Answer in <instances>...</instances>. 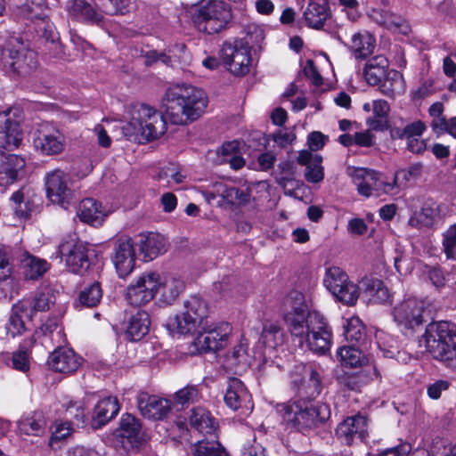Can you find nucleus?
I'll return each instance as SVG.
<instances>
[{
  "mask_svg": "<svg viewBox=\"0 0 456 456\" xmlns=\"http://www.w3.org/2000/svg\"><path fill=\"white\" fill-rule=\"evenodd\" d=\"M208 96L203 90L190 85L169 88L163 99L167 117L175 125L197 120L206 110Z\"/></svg>",
  "mask_w": 456,
  "mask_h": 456,
  "instance_id": "obj_1",
  "label": "nucleus"
},
{
  "mask_svg": "<svg viewBox=\"0 0 456 456\" xmlns=\"http://www.w3.org/2000/svg\"><path fill=\"white\" fill-rule=\"evenodd\" d=\"M276 411L289 427L301 433L319 428L330 416L328 404L305 398L278 403Z\"/></svg>",
  "mask_w": 456,
  "mask_h": 456,
  "instance_id": "obj_2",
  "label": "nucleus"
},
{
  "mask_svg": "<svg viewBox=\"0 0 456 456\" xmlns=\"http://www.w3.org/2000/svg\"><path fill=\"white\" fill-rule=\"evenodd\" d=\"M129 121L123 126L128 139L141 135L147 141L159 138L166 133L167 122L163 115L145 104H134L129 109Z\"/></svg>",
  "mask_w": 456,
  "mask_h": 456,
  "instance_id": "obj_3",
  "label": "nucleus"
},
{
  "mask_svg": "<svg viewBox=\"0 0 456 456\" xmlns=\"http://www.w3.org/2000/svg\"><path fill=\"white\" fill-rule=\"evenodd\" d=\"M422 339L427 350L447 368L456 370V332L446 322L429 323Z\"/></svg>",
  "mask_w": 456,
  "mask_h": 456,
  "instance_id": "obj_4",
  "label": "nucleus"
},
{
  "mask_svg": "<svg viewBox=\"0 0 456 456\" xmlns=\"http://www.w3.org/2000/svg\"><path fill=\"white\" fill-rule=\"evenodd\" d=\"M302 334H291L305 342L314 353L324 354L331 346L332 333L326 319L318 312L314 311L302 324Z\"/></svg>",
  "mask_w": 456,
  "mask_h": 456,
  "instance_id": "obj_5",
  "label": "nucleus"
},
{
  "mask_svg": "<svg viewBox=\"0 0 456 456\" xmlns=\"http://www.w3.org/2000/svg\"><path fill=\"white\" fill-rule=\"evenodd\" d=\"M232 19L231 9L223 1L210 0L198 8L192 15L197 28L208 35L219 33Z\"/></svg>",
  "mask_w": 456,
  "mask_h": 456,
  "instance_id": "obj_6",
  "label": "nucleus"
},
{
  "mask_svg": "<svg viewBox=\"0 0 456 456\" xmlns=\"http://www.w3.org/2000/svg\"><path fill=\"white\" fill-rule=\"evenodd\" d=\"M208 314L207 302L198 296H191L183 303V310L169 318L168 327L178 333L188 334L201 328Z\"/></svg>",
  "mask_w": 456,
  "mask_h": 456,
  "instance_id": "obj_7",
  "label": "nucleus"
},
{
  "mask_svg": "<svg viewBox=\"0 0 456 456\" xmlns=\"http://www.w3.org/2000/svg\"><path fill=\"white\" fill-rule=\"evenodd\" d=\"M4 68L18 75L29 74L36 68L35 53L28 50L20 37H11L3 51Z\"/></svg>",
  "mask_w": 456,
  "mask_h": 456,
  "instance_id": "obj_8",
  "label": "nucleus"
},
{
  "mask_svg": "<svg viewBox=\"0 0 456 456\" xmlns=\"http://www.w3.org/2000/svg\"><path fill=\"white\" fill-rule=\"evenodd\" d=\"M348 175L357 186L359 194L370 197L381 194H395V183L385 180L383 175L364 167H349Z\"/></svg>",
  "mask_w": 456,
  "mask_h": 456,
  "instance_id": "obj_9",
  "label": "nucleus"
},
{
  "mask_svg": "<svg viewBox=\"0 0 456 456\" xmlns=\"http://www.w3.org/2000/svg\"><path fill=\"white\" fill-rule=\"evenodd\" d=\"M66 146L63 133L50 123H41L33 132V147L42 156H56L61 154Z\"/></svg>",
  "mask_w": 456,
  "mask_h": 456,
  "instance_id": "obj_10",
  "label": "nucleus"
},
{
  "mask_svg": "<svg viewBox=\"0 0 456 456\" xmlns=\"http://www.w3.org/2000/svg\"><path fill=\"white\" fill-rule=\"evenodd\" d=\"M283 319L291 334H302V324L306 322L309 311L305 295L297 290H291L282 302Z\"/></svg>",
  "mask_w": 456,
  "mask_h": 456,
  "instance_id": "obj_11",
  "label": "nucleus"
},
{
  "mask_svg": "<svg viewBox=\"0 0 456 456\" xmlns=\"http://www.w3.org/2000/svg\"><path fill=\"white\" fill-rule=\"evenodd\" d=\"M159 274L146 272L126 288V299L130 305L140 307L150 303L158 292Z\"/></svg>",
  "mask_w": 456,
  "mask_h": 456,
  "instance_id": "obj_12",
  "label": "nucleus"
},
{
  "mask_svg": "<svg viewBox=\"0 0 456 456\" xmlns=\"http://www.w3.org/2000/svg\"><path fill=\"white\" fill-rule=\"evenodd\" d=\"M194 340V345L200 352H212L222 349L227 345L232 333V326L228 322L211 323L206 321Z\"/></svg>",
  "mask_w": 456,
  "mask_h": 456,
  "instance_id": "obj_13",
  "label": "nucleus"
},
{
  "mask_svg": "<svg viewBox=\"0 0 456 456\" xmlns=\"http://www.w3.org/2000/svg\"><path fill=\"white\" fill-rule=\"evenodd\" d=\"M221 56L232 74L241 76L249 71L251 55L246 41L233 39L232 42H224Z\"/></svg>",
  "mask_w": 456,
  "mask_h": 456,
  "instance_id": "obj_14",
  "label": "nucleus"
},
{
  "mask_svg": "<svg viewBox=\"0 0 456 456\" xmlns=\"http://www.w3.org/2000/svg\"><path fill=\"white\" fill-rule=\"evenodd\" d=\"M423 302L411 297L395 306L393 316L401 330L408 335L423 323Z\"/></svg>",
  "mask_w": 456,
  "mask_h": 456,
  "instance_id": "obj_15",
  "label": "nucleus"
},
{
  "mask_svg": "<svg viewBox=\"0 0 456 456\" xmlns=\"http://www.w3.org/2000/svg\"><path fill=\"white\" fill-rule=\"evenodd\" d=\"M46 196L53 204L66 208L74 199L69 186V176L61 169L48 172L45 177Z\"/></svg>",
  "mask_w": 456,
  "mask_h": 456,
  "instance_id": "obj_16",
  "label": "nucleus"
},
{
  "mask_svg": "<svg viewBox=\"0 0 456 456\" xmlns=\"http://www.w3.org/2000/svg\"><path fill=\"white\" fill-rule=\"evenodd\" d=\"M59 252L65 257L66 265L70 272L82 275L88 270V248L83 241L75 239L63 240L59 246Z\"/></svg>",
  "mask_w": 456,
  "mask_h": 456,
  "instance_id": "obj_17",
  "label": "nucleus"
},
{
  "mask_svg": "<svg viewBox=\"0 0 456 456\" xmlns=\"http://www.w3.org/2000/svg\"><path fill=\"white\" fill-rule=\"evenodd\" d=\"M18 112L17 109L0 112V149L13 151L22 141Z\"/></svg>",
  "mask_w": 456,
  "mask_h": 456,
  "instance_id": "obj_18",
  "label": "nucleus"
},
{
  "mask_svg": "<svg viewBox=\"0 0 456 456\" xmlns=\"http://www.w3.org/2000/svg\"><path fill=\"white\" fill-rule=\"evenodd\" d=\"M141 425L139 420L131 414L122 416L119 427L114 431V445L128 452L137 449L140 445L139 433Z\"/></svg>",
  "mask_w": 456,
  "mask_h": 456,
  "instance_id": "obj_19",
  "label": "nucleus"
},
{
  "mask_svg": "<svg viewBox=\"0 0 456 456\" xmlns=\"http://www.w3.org/2000/svg\"><path fill=\"white\" fill-rule=\"evenodd\" d=\"M368 426L365 416L361 414L350 416L338 425L336 436L346 445L363 442L368 436Z\"/></svg>",
  "mask_w": 456,
  "mask_h": 456,
  "instance_id": "obj_20",
  "label": "nucleus"
},
{
  "mask_svg": "<svg viewBox=\"0 0 456 456\" xmlns=\"http://www.w3.org/2000/svg\"><path fill=\"white\" fill-rule=\"evenodd\" d=\"M112 262L120 278H126L134 270L135 251L131 238L120 236L113 241Z\"/></svg>",
  "mask_w": 456,
  "mask_h": 456,
  "instance_id": "obj_21",
  "label": "nucleus"
},
{
  "mask_svg": "<svg viewBox=\"0 0 456 456\" xmlns=\"http://www.w3.org/2000/svg\"><path fill=\"white\" fill-rule=\"evenodd\" d=\"M137 408L146 419L163 420L171 412V401L146 392H140L136 396Z\"/></svg>",
  "mask_w": 456,
  "mask_h": 456,
  "instance_id": "obj_22",
  "label": "nucleus"
},
{
  "mask_svg": "<svg viewBox=\"0 0 456 456\" xmlns=\"http://www.w3.org/2000/svg\"><path fill=\"white\" fill-rule=\"evenodd\" d=\"M225 404L233 411L253 408L251 395L242 381L237 378H229L224 396Z\"/></svg>",
  "mask_w": 456,
  "mask_h": 456,
  "instance_id": "obj_23",
  "label": "nucleus"
},
{
  "mask_svg": "<svg viewBox=\"0 0 456 456\" xmlns=\"http://www.w3.org/2000/svg\"><path fill=\"white\" fill-rule=\"evenodd\" d=\"M82 358L66 347H58L48 357V365L54 371L69 374L81 365Z\"/></svg>",
  "mask_w": 456,
  "mask_h": 456,
  "instance_id": "obj_24",
  "label": "nucleus"
},
{
  "mask_svg": "<svg viewBox=\"0 0 456 456\" xmlns=\"http://www.w3.org/2000/svg\"><path fill=\"white\" fill-rule=\"evenodd\" d=\"M32 319L31 304L28 300H20L12 308V313L5 329L12 337L21 335L26 330V322Z\"/></svg>",
  "mask_w": 456,
  "mask_h": 456,
  "instance_id": "obj_25",
  "label": "nucleus"
},
{
  "mask_svg": "<svg viewBox=\"0 0 456 456\" xmlns=\"http://www.w3.org/2000/svg\"><path fill=\"white\" fill-rule=\"evenodd\" d=\"M209 199L221 197L225 202L231 205L241 206L247 204L250 199L248 189L228 186L223 182H216L212 185V191L208 192Z\"/></svg>",
  "mask_w": 456,
  "mask_h": 456,
  "instance_id": "obj_26",
  "label": "nucleus"
},
{
  "mask_svg": "<svg viewBox=\"0 0 456 456\" xmlns=\"http://www.w3.org/2000/svg\"><path fill=\"white\" fill-rule=\"evenodd\" d=\"M119 411L118 401L116 397L109 396L100 400L94 406L91 425L94 429H99L111 420Z\"/></svg>",
  "mask_w": 456,
  "mask_h": 456,
  "instance_id": "obj_27",
  "label": "nucleus"
},
{
  "mask_svg": "<svg viewBox=\"0 0 456 456\" xmlns=\"http://www.w3.org/2000/svg\"><path fill=\"white\" fill-rule=\"evenodd\" d=\"M68 12L72 19L81 22L99 24L103 19L101 12L86 0L70 1L68 5Z\"/></svg>",
  "mask_w": 456,
  "mask_h": 456,
  "instance_id": "obj_28",
  "label": "nucleus"
},
{
  "mask_svg": "<svg viewBox=\"0 0 456 456\" xmlns=\"http://www.w3.org/2000/svg\"><path fill=\"white\" fill-rule=\"evenodd\" d=\"M307 379H304L299 382L294 379V383L297 386V395L299 398L312 400L318 396L322 389V377L319 371L312 367L305 370Z\"/></svg>",
  "mask_w": 456,
  "mask_h": 456,
  "instance_id": "obj_29",
  "label": "nucleus"
},
{
  "mask_svg": "<svg viewBox=\"0 0 456 456\" xmlns=\"http://www.w3.org/2000/svg\"><path fill=\"white\" fill-rule=\"evenodd\" d=\"M25 167V160L15 154L4 155L0 161V185L13 183Z\"/></svg>",
  "mask_w": 456,
  "mask_h": 456,
  "instance_id": "obj_30",
  "label": "nucleus"
},
{
  "mask_svg": "<svg viewBox=\"0 0 456 456\" xmlns=\"http://www.w3.org/2000/svg\"><path fill=\"white\" fill-rule=\"evenodd\" d=\"M370 20L388 30L407 34L409 26L404 19L383 9H373L369 14Z\"/></svg>",
  "mask_w": 456,
  "mask_h": 456,
  "instance_id": "obj_31",
  "label": "nucleus"
},
{
  "mask_svg": "<svg viewBox=\"0 0 456 456\" xmlns=\"http://www.w3.org/2000/svg\"><path fill=\"white\" fill-rule=\"evenodd\" d=\"M106 216L102 204L94 199L86 198L79 204L77 216L84 223L97 226L102 224Z\"/></svg>",
  "mask_w": 456,
  "mask_h": 456,
  "instance_id": "obj_32",
  "label": "nucleus"
},
{
  "mask_svg": "<svg viewBox=\"0 0 456 456\" xmlns=\"http://www.w3.org/2000/svg\"><path fill=\"white\" fill-rule=\"evenodd\" d=\"M362 294L372 304H383L390 299V293L384 282L378 279L364 278L361 281Z\"/></svg>",
  "mask_w": 456,
  "mask_h": 456,
  "instance_id": "obj_33",
  "label": "nucleus"
},
{
  "mask_svg": "<svg viewBox=\"0 0 456 456\" xmlns=\"http://www.w3.org/2000/svg\"><path fill=\"white\" fill-rule=\"evenodd\" d=\"M388 61L383 55H377L370 59L363 70L364 77L370 86L379 85L388 74Z\"/></svg>",
  "mask_w": 456,
  "mask_h": 456,
  "instance_id": "obj_34",
  "label": "nucleus"
},
{
  "mask_svg": "<svg viewBox=\"0 0 456 456\" xmlns=\"http://www.w3.org/2000/svg\"><path fill=\"white\" fill-rule=\"evenodd\" d=\"M184 289V282L175 277H167L163 281L159 277L158 291L160 294L159 300L167 305H172Z\"/></svg>",
  "mask_w": 456,
  "mask_h": 456,
  "instance_id": "obj_35",
  "label": "nucleus"
},
{
  "mask_svg": "<svg viewBox=\"0 0 456 456\" xmlns=\"http://www.w3.org/2000/svg\"><path fill=\"white\" fill-rule=\"evenodd\" d=\"M303 16L308 27L320 29L330 17V12L327 4L310 0Z\"/></svg>",
  "mask_w": 456,
  "mask_h": 456,
  "instance_id": "obj_36",
  "label": "nucleus"
},
{
  "mask_svg": "<svg viewBox=\"0 0 456 456\" xmlns=\"http://www.w3.org/2000/svg\"><path fill=\"white\" fill-rule=\"evenodd\" d=\"M167 241L163 235L151 232L141 240L140 250L144 257L152 260L167 251Z\"/></svg>",
  "mask_w": 456,
  "mask_h": 456,
  "instance_id": "obj_37",
  "label": "nucleus"
},
{
  "mask_svg": "<svg viewBox=\"0 0 456 456\" xmlns=\"http://www.w3.org/2000/svg\"><path fill=\"white\" fill-rule=\"evenodd\" d=\"M189 421L191 428L202 434H211L217 427L214 417L203 407L193 408Z\"/></svg>",
  "mask_w": 456,
  "mask_h": 456,
  "instance_id": "obj_38",
  "label": "nucleus"
},
{
  "mask_svg": "<svg viewBox=\"0 0 456 456\" xmlns=\"http://www.w3.org/2000/svg\"><path fill=\"white\" fill-rule=\"evenodd\" d=\"M150 316L145 311L132 315L126 328V336L133 341L141 340L150 330Z\"/></svg>",
  "mask_w": 456,
  "mask_h": 456,
  "instance_id": "obj_39",
  "label": "nucleus"
},
{
  "mask_svg": "<svg viewBox=\"0 0 456 456\" xmlns=\"http://www.w3.org/2000/svg\"><path fill=\"white\" fill-rule=\"evenodd\" d=\"M339 302L346 305H354L360 296V288L351 281L327 289Z\"/></svg>",
  "mask_w": 456,
  "mask_h": 456,
  "instance_id": "obj_40",
  "label": "nucleus"
},
{
  "mask_svg": "<svg viewBox=\"0 0 456 456\" xmlns=\"http://www.w3.org/2000/svg\"><path fill=\"white\" fill-rule=\"evenodd\" d=\"M45 420L41 412H33L22 417L18 421V428L21 434L41 436L45 433Z\"/></svg>",
  "mask_w": 456,
  "mask_h": 456,
  "instance_id": "obj_41",
  "label": "nucleus"
},
{
  "mask_svg": "<svg viewBox=\"0 0 456 456\" xmlns=\"http://www.w3.org/2000/svg\"><path fill=\"white\" fill-rule=\"evenodd\" d=\"M375 47L374 37L367 33H355L352 36L351 50L355 58L365 59L370 55Z\"/></svg>",
  "mask_w": 456,
  "mask_h": 456,
  "instance_id": "obj_42",
  "label": "nucleus"
},
{
  "mask_svg": "<svg viewBox=\"0 0 456 456\" xmlns=\"http://www.w3.org/2000/svg\"><path fill=\"white\" fill-rule=\"evenodd\" d=\"M380 92L389 97L395 98L397 94L404 92V81L400 72L390 70L381 83H379Z\"/></svg>",
  "mask_w": 456,
  "mask_h": 456,
  "instance_id": "obj_43",
  "label": "nucleus"
},
{
  "mask_svg": "<svg viewBox=\"0 0 456 456\" xmlns=\"http://www.w3.org/2000/svg\"><path fill=\"white\" fill-rule=\"evenodd\" d=\"M225 364L235 371L245 370L248 366L247 344L240 341L225 356Z\"/></svg>",
  "mask_w": 456,
  "mask_h": 456,
  "instance_id": "obj_44",
  "label": "nucleus"
},
{
  "mask_svg": "<svg viewBox=\"0 0 456 456\" xmlns=\"http://www.w3.org/2000/svg\"><path fill=\"white\" fill-rule=\"evenodd\" d=\"M377 346L382 355L386 358H395L400 354L399 344L396 338L386 332L379 330L375 334Z\"/></svg>",
  "mask_w": 456,
  "mask_h": 456,
  "instance_id": "obj_45",
  "label": "nucleus"
},
{
  "mask_svg": "<svg viewBox=\"0 0 456 456\" xmlns=\"http://www.w3.org/2000/svg\"><path fill=\"white\" fill-rule=\"evenodd\" d=\"M344 336L351 343L359 344L366 338V330L358 317L347 319L344 323Z\"/></svg>",
  "mask_w": 456,
  "mask_h": 456,
  "instance_id": "obj_46",
  "label": "nucleus"
},
{
  "mask_svg": "<svg viewBox=\"0 0 456 456\" xmlns=\"http://www.w3.org/2000/svg\"><path fill=\"white\" fill-rule=\"evenodd\" d=\"M193 456H230L216 440H201L194 444Z\"/></svg>",
  "mask_w": 456,
  "mask_h": 456,
  "instance_id": "obj_47",
  "label": "nucleus"
},
{
  "mask_svg": "<svg viewBox=\"0 0 456 456\" xmlns=\"http://www.w3.org/2000/svg\"><path fill=\"white\" fill-rule=\"evenodd\" d=\"M263 345L269 348H276L283 342V333L281 327L273 322H265L260 338Z\"/></svg>",
  "mask_w": 456,
  "mask_h": 456,
  "instance_id": "obj_48",
  "label": "nucleus"
},
{
  "mask_svg": "<svg viewBox=\"0 0 456 456\" xmlns=\"http://www.w3.org/2000/svg\"><path fill=\"white\" fill-rule=\"evenodd\" d=\"M23 273L28 280H37L48 270V264L45 260L28 256L22 261Z\"/></svg>",
  "mask_w": 456,
  "mask_h": 456,
  "instance_id": "obj_49",
  "label": "nucleus"
},
{
  "mask_svg": "<svg viewBox=\"0 0 456 456\" xmlns=\"http://www.w3.org/2000/svg\"><path fill=\"white\" fill-rule=\"evenodd\" d=\"M338 356L341 364L349 368L361 366L365 360L364 354L354 345L340 347L338 351Z\"/></svg>",
  "mask_w": 456,
  "mask_h": 456,
  "instance_id": "obj_50",
  "label": "nucleus"
},
{
  "mask_svg": "<svg viewBox=\"0 0 456 456\" xmlns=\"http://www.w3.org/2000/svg\"><path fill=\"white\" fill-rule=\"evenodd\" d=\"M102 297V290L101 284L98 281H94L80 291L77 302L82 306L94 307L100 303Z\"/></svg>",
  "mask_w": 456,
  "mask_h": 456,
  "instance_id": "obj_51",
  "label": "nucleus"
},
{
  "mask_svg": "<svg viewBox=\"0 0 456 456\" xmlns=\"http://www.w3.org/2000/svg\"><path fill=\"white\" fill-rule=\"evenodd\" d=\"M31 304L32 314L35 312L49 311L55 304V294L51 289L45 288L35 294L32 300L27 299Z\"/></svg>",
  "mask_w": 456,
  "mask_h": 456,
  "instance_id": "obj_52",
  "label": "nucleus"
},
{
  "mask_svg": "<svg viewBox=\"0 0 456 456\" xmlns=\"http://www.w3.org/2000/svg\"><path fill=\"white\" fill-rule=\"evenodd\" d=\"M201 399V393L199 386L187 385L181 388L174 395V402L182 408L188 407L191 403H195Z\"/></svg>",
  "mask_w": 456,
  "mask_h": 456,
  "instance_id": "obj_53",
  "label": "nucleus"
},
{
  "mask_svg": "<svg viewBox=\"0 0 456 456\" xmlns=\"http://www.w3.org/2000/svg\"><path fill=\"white\" fill-rule=\"evenodd\" d=\"M422 165L420 163L414 164L407 169H401L395 173L393 179L395 183V191L400 187H405L408 182L415 180L420 175Z\"/></svg>",
  "mask_w": 456,
  "mask_h": 456,
  "instance_id": "obj_54",
  "label": "nucleus"
},
{
  "mask_svg": "<svg viewBox=\"0 0 456 456\" xmlns=\"http://www.w3.org/2000/svg\"><path fill=\"white\" fill-rule=\"evenodd\" d=\"M437 215L436 208L430 206H424L419 212L414 214L409 220L411 226L421 228L429 227L433 224Z\"/></svg>",
  "mask_w": 456,
  "mask_h": 456,
  "instance_id": "obj_55",
  "label": "nucleus"
},
{
  "mask_svg": "<svg viewBox=\"0 0 456 456\" xmlns=\"http://www.w3.org/2000/svg\"><path fill=\"white\" fill-rule=\"evenodd\" d=\"M11 202L17 216L28 218L30 216L34 205L30 200H25L21 191H17L12 195Z\"/></svg>",
  "mask_w": 456,
  "mask_h": 456,
  "instance_id": "obj_56",
  "label": "nucleus"
},
{
  "mask_svg": "<svg viewBox=\"0 0 456 456\" xmlns=\"http://www.w3.org/2000/svg\"><path fill=\"white\" fill-rule=\"evenodd\" d=\"M65 417L71 425L77 428H82L86 423L84 409L78 402H69L66 406Z\"/></svg>",
  "mask_w": 456,
  "mask_h": 456,
  "instance_id": "obj_57",
  "label": "nucleus"
},
{
  "mask_svg": "<svg viewBox=\"0 0 456 456\" xmlns=\"http://www.w3.org/2000/svg\"><path fill=\"white\" fill-rule=\"evenodd\" d=\"M425 130V124L420 120H417L406 125L403 128L394 129L393 134L400 139L408 140L410 138L411 139L420 136Z\"/></svg>",
  "mask_w": 456,
  "mask_h": 456,
  "instance_id": "obj_58",
  "label": "nucleus"
},
{
  "mask_svg": "<svg viewBox=\"0 0 456 456\" xmlns=\"http://www.w3.org/2000/svg\"><path fill=\"white\" fill-rule=\"evenodd\" d=\"M350 281L348 275L340 267L330 266L326 269L323 284L326 289L330 288V284L338 287L339 284Z\"/></svg>",
  "mask_w": 456,
  "mask_h": 456,
  "instance_id": "obj_59",
  "label": "nucleus"
},
{
  "mask_svg": "<svg viewBox=\"0 0 456 456\" xmlns=\"http://www.w3.org/2000/svg\"><path fill=\"white\" fill-rule=\"evenodd\" d=\"M322 161V156L315 155L313 163L306 167L305 177L307 182L317 183L323 180L324 172L323 167L321 165Z\"/></svg>",
  "mask_w": 456,
  "mask_h": 456,
  "instance_id": "obj_60",
  "label": "nucleus"
},
{
  "mask_svg": "<svg viewBox=\"0 0 456 456\" xmlns=\"http://www.w3.org/2000/svg\"><path fill=\"white\" fill-rule=\"evenodd\" d=\"M265 39V33L258 25L252 24L246 28V37L244 38H235V40H244L247 42V47L249 49L255 45H259Z\"/></svg>",
  "mask_w": 456,
  "mask_h": 456,
  "instance_id": "obj_61",
  "label": "nucleus"
},
{
  "mask_svg": "<svg viewBox=\"0 0 456 456\" xmlns=\"http://www.w3.org/2000/svg\"><path fill=\"white\" fill-rule=\"evenodd\" d=\"M444 252L447 258H456V224L452 225L444 233L443 240Z\"/></svg>",
  "mask_w": 456,
  "mask_h": 456,
  "instance_id": "obj_62",
  "label": "nucleus"
},
{
  "mask_svg": "<svg viewBox=\"0 0 456 456\" xmlns=\"http://www.w3.org/2000/svg\"><path fill=\"white\" fill-rule=\"evenodd\" d=\"M12 367L20 371L26 372L29 370L30 362L26 349H19L12 354Z\"/></svg>",
  "mask_w": 456,
  "mask_h": 456,
  "instance_id": "obj_63",
  "label": "nucleus"
},
{
  "mask_svg": "<svg viewBox=\"0 0 456 456\" xmlns=\"http://www.w3.org/2000/svg\"><path fill=\"white\" fill-rule=\"evenodd\" d=\"M240 456H266L265 449L254 439L243 445Z\"/></svg>",
  "mask_w": 456,
  "mask_h": 456,
  "instance_id": "obj_64",
  "label": "nucleus"
}]
</instances>
